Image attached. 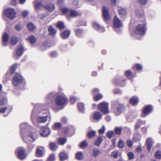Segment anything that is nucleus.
Wrapping results in <instances>:
<instances>
[{"label": "nucleus", "instance_id": "nucleus-1", "mask_svg": "<svg viewBox=\"0 0 161 161\" xmlns=\"http://www.w3.org/2000/svg\"><path fill=\"white\" fill-rule=\"evenodd\" d=\"M112 108L114 110L115 115L118 116L124 111L125 107L123 104L120 103L117 101H114L112 103Z\"/></svg>", "mask_w": 161, "mask_h": 161}, {"label": "nucleus", "instance_id": "nucleus-2", "mask_svg": "<svg viewBox=\"0 0 161 161\" xmlns=\"http://www.w3.org/2000/svg\"><path fill=\"white\" fill-rule=\"evenodd\" d=\"M55 103L57 106H62L66 105L68 102L66 97L62 95H59L56 97Z\"/></svg>", "mask_w": 161, "mask_h": 161}, {"label": "nucleus", "instance_id": "nucleus-3", "mask_svg": "<svg viewBox=\"0 0 161 161\" xmlns=\"http://www.w3.org/2000/svg\"><path fill=\"white\" fill-rule=\"evenodd\" d=\"M113 23L114 31L118 33H120L121 30L120 28L122 26V25L120 19L116 16L114 17Z\"/></svg>", "mask_w": 161, "mask_h": 161}, {"label": "nucleus", "instance_id": "nucleus-4", "mask_svg": "<svg viewBox=\"0 0 161 161\" xmlns=\"http://www.w3.org/2000/svg\"><path fill=\"white\" fill-rule=\"evenodd\" d=\"M146 32V27L145 23L141 24L136 27L135 33L139 35H143Z\"/></svg>", "mask_w": 161, "mask_h": 161}, {"label": "nucleus", "instance_id": "nucleus-5", "mask_svg": "<svg viewBox=\"0 0 161 161\" xmlns=\"http://www.w3.org/2000/svg\"><path fill=\"white\" fill-rule=\"evenodd\" d=\"M108 103L105 102H102L98 106V109L104 114H108L109 112Z\"/></svg>", "mask_w": 161, "mask_h": 161}, {"label": "nucleus", "instance_id": "nucleus-6", "mask_svg": "<svg viewBox=\"0 0 161 161\" xmlns=\"http://www.w3.org/2000/svg\"><path fill=\"white\" fill-rule=\"evenodd\" d=\"M17 157L20 159H24L26 158L25 150L22 147L18 148L16 150Z\"/></svg>", "mask_w": 161, "mask_h": 161}, {"label": "nucleus", "instance_id": "nucleus-7", "mask_svg": "<svg viewBox=\"0 0 161 161\" xmlns=\"http://www.w3.org/2000/svg\"><path fill=\"white\" fill-rule=\"evenodd\" d=\"M4 13L10 19H13L16 17V12L13 8L7 9L4 11Z\"/></svg>", "mask_w": 161, "mask_h": 161}, {"label": "nucleus", "instance_id": "nucleus-8", "mask_svg": "<svg viewBox=\"0 0 161 161\" xmlns=\"http://www.w3.org/2000/svg\"><path fill=\"white\" fill-rule=\"evenodd\" d=\"M153 110V106L151 105H147L143 108V114L142 116L145 117V116L151 113Z\"/></svg>", "mask_w": 161, "mask_h": 161}, {"label": "nucleus", "instance_id": "nucleus-9", "mask_svg": "<svg viewBox=\"0 0 161 161\" xmlns=\"http://www.w3.org/2000/svg\"><path fill=\"white\" fill-rule=\"evenodd\" d=\"M102 14L103 18L106 22L110 19L108 8L106 6H103L102 9Z\"/></svg>", "mask_w": 161, "mask_h": 161}, {"label": "nucleus", "instance_id": "nucleus-10", "mask_svg": "<svg viewBox=\"0 0 161 161\" xmlns=\"http://www.w3.org/2000/svg\"><path fill=\"white\" fill-rule=\"evenodd\" d=\"M39 132L41 136L46 137L50 134L51 130L47 127H44L40 130Z\"/></svg>", "mask_w": 161, "mask_h": 161}, {"label": "nucleus", "instance_id": "nucleus-11", "mask_svg": "<svg viewBox=\"0 0 161 161\" xmlns=\"http://www.w3.org/2000/svg\"><path fill=\"white\" fill-rule=\"evenodd\" d=\"M22 81V78L20 75L17 74L15 75L13 80V83L15 86L18 85Z\"/></svg>", "mask_w": 161, "mask_h": 161}, {"label": "nucleus", "instance_id": "nucleus-12", "mask_svg": "<svg viewBox=\"0 0 161 161\" xmlns=\"http://www.w3.org/2000/svg\"><path fill=\"white\" fill-rule=\"evenodd\" d=\"M44 147H38L36 150V155L37 157H41L43 156Z\"/></svg>", "mask_w": 161, "mask_h": 161}, {"label": "nucleus", "instance_id": "nucleus-13", "mask_svg": "<svg viewBox=\"0 0 161 161\" xmlns=\"http://www.w3.org/2000/svg\"><path fill=\"white\" fill-rule=\"evenodd\" d=\"M93 28L100 32H103L105 31L104 28L101 26L96 22H94L92 24Z\"/></svg>", "mask_w": 161, "mask_h": 161}, {"label": "nucleus", "instance_id": "nucleus-14", "mask_svg": "<svg viewBox=\"0 0 161 161\" xmlns=\"http://www.w3.org/2000/svg\"><path fill=\"white\" fill-rule=\"evenodd\" d=\"M96 131L95 130H91L88 131L86 134L88 138L90 139H92L94 138L96 136Z\"/></svg>", "mask_w": 161, "mask_h": 161}, {"label": "nucleus", "instance_id": "nucleus-15", "mask_svg": "<svg viewBox=\"0 0 161 161\" xmlns=\"http://www.w3.org/2000/svg\"><path fill=\"white\" fill-rule=\"evenodd\" d=\"M145 123V121H142L140 119L138 120L135 125V130H136L139 128L142 125H144Z\"/></svg>", "mask_w": 161, "mask_h": 161}, {"label": "nucleus", "instance_id": "nucleus-16", "mask_svg": "<svg viewBox=\"0 0 161 161\" xmlns=\"http://www.w3.org/2000/svg\"><path fill=\"white\" fill-rule=\"evenodd\" d=\"M77 106L79 111L81 113H84L85 108L84 104L82 103H77Z\"/></svg>", "mask_w": 161, "mask_h": 161}, {"label": "nucleus", "instance_id": "nucleus-17", "mask_svg": "<svg viewBox=\"0 0 161 161\" xmlns=\"http://www.w3.org/2000/svg\"><path fill=\"white\" fill-rule=\"evenodd\" d=\"M75 34L77 37H81L83 36V30L80 28H77L75 29Z\"/></svg>", "mask_w": 161, "mask_h": 161}, {"label": "nucleus", "instance_id": "nucleus-18", "mask_svg": "<svg viewBox=\"0 0 161 161\" xmlns=\"http://www.w3.org/2000/svg\"><path fill=\"white\" fill-rule=\"evenodd\" d=\"M8 38V35L7 33H4L3 36V44L4 46L7 45Z\"/></svg>", "mask_w": 161, "mask_h": 161}, {"label": "nucleus", "instance_id": "nucleus-19", "mask_svg": "<svg viewBox=\"0 0 161 161\" xmlns=\"http://www.w3.org/2000/svg\"><path fill=\"white\" fill-rule=\"evenodd\" d=\"M44 8L49 12H51L55 8V6L54 4H50L44 6Z\"/></svg>", "mask_w": 161, "mask_h": 161}, {"label": "nucleus", "instance_id": "nucleus-20", "mask_svg": "<svg viewBox=\"0 0 161 161\" xmlns=\"http://www.w3.org/2000/svg\"><path fill=\"white\" fill-rule=\"evenodd\" d=\"M68 154L65 152H61L59 154V158L61 161H64L66 160L68 157Z\"/></svg>", "mask_w": 161, "mask_h": 161}, {"label": "nucleus", "instance_id": "nucleus-21", "mask_svg": "<svg viewBox=\"0 0 161 161\" xmlns=\"http://www.w3.org/2000/svg\"><path fill=\"white\" fill-rule=\"evenodd\" d=\"M139 101L138 98L137 97L134 96L130 99V102L132 105H135L138 103Z\"/></svg>", "mask_w": 161, "mask_h": 161}, {"label": "nucleus", "instance_id": "nucleus-22", "mask_svg": "<svg viewBox=\"0 0 161 161\" xmlns=\"http://www.w3.org/2000/svg\"><path fill=\"white\" fill-rule=\"evenodd\" d=\"M35 8L36 12H37L38 10L42 8L43 4L41 2H35L34 3Z\"/></svg>", "mask_w": 161, "mask_h": 161}, {"label": "nucleus", "instance_id": "nucleus-23", "mask_svg": "<svg viewBox=\"0 0 161 161\" xmlns=\"http://www.w3.org/2000/svg\"><path fill=\"white\" fill-rule=\"evenodd\" d=\"M59 8L61 12L64 14H66L67 13H69V14H70V11L67 7L61 6Z\"/></svg>", "mask_w": 161, "mask_h": 161}, {"label": "nucleus", "instance_id": "nucleus-24", "mask_svg": "<svg viewBox=\"0 0 161 161\" xmlns=\"http://www.w3.org/2000/svg\"><path fill=\"white\" fill-rule=\"evenodd\" d=\"M24 47L22 45H20L18 48L16 52V55L18 57H20L23 54Z\"/></svg>", "mask_w": 161, "mask_h": 161}, {"label": "nucleus", "instance_id": "nucleus-25", "mask_svg": "<svg viewBox=\"0 0 161 161\" xmlns=\"http://www.w3.org/2000/svg\"><path fill=\"white\" fill-rule=\"evenodd\" d=\"M141 138V134L138 133V131H136L134 133L133 137V141H139Z\"/></svg>", "mask_w": 161, "mask_h": 161}, {"label": "nucleus", "instance_id": "nucleus-26", "mask_svg": "<svg viewBox=\"0 0 161 161\" xmlns=\"http://www.w3.org/2000/svg\"><path fill=\"white\" fill-rule=\"evenodd\" d=\"M102 115L100 113L98 112H96L93 114L94 119L97 121H98L102 118Z\"/></svg>", "mask_w": 161, "mask_h": 161}, {"label": "nucleus", "instance_id": "nucleus-27", "mask_svg": "<svg viewBox=\"0 0 161 161\" xmlns=\"http://www.w3.org/2000/svg\"><path fill=\"white\" fill-rule=\"evenodd\" d=\"M49 34L51 36H54L57 32L56 30L52 26H50L48 28Z\"/></svg>", "mask_w": 161, "mask_h": 161}, {"label": "nucleus", "instance_id": "nucleus-28", "mask_svg": "<svg viewBox=\"0 0 161 161\" xmlns=\"http://www.w3.org/2000/svg\"><path fill=\"white\" fill-rule=\"evenodd\" d=\"M62 126V125L60 123L56 122L52 125V128L54 130H58L61 128Z\"/></svg>", "mask_w": 161, "mask_h": 161}, {"label": "nucleus", "instance_id": "nucleus-29", "mask_svg": "<svg viewBox=\"0 0 161 161\" xmlns=\"http://www.w3.org/2000/svg\"><path fill=\"white\" fill-rule=\"evenodd\" d=\"M81 13L77 11L71 9V17H75L81 15Z\"/></svg>", "mask_w": 161, "mask_h": 161}, {"label": "nucleus", "instance_id": "nucleus-30", "mask_svg": "<svg viewBox=\"0 0 161 161\" xmlns=\"http://www.w3.org/2000/svg\"><path fill=\"white\" fill-rule=\"evenodd\" d=\"M70 34L69 31L67 30L64 31L61 34V37L63 39L67 38Z\"/></svg>", "mask_w": 161, "mask_h": 161}, {"label": "nucleus", "instance_id": "nucleus-31", "mask_svg": "<svg viewBox=\"0 0 161 161\" xmlns=\"http://www.w3.org/2000/svg\"><path fill=\"white\" fill-rule=\"evenodd\" d=\"M50 149L53 151H55L57 149L58 146L54 142H51L49 144Z\"/></svg>", "mask_w": 161, "mask_h": 161}, {"label": "nucleus", "instance_id": "nucleus-32", "mask_svg": "<svg viewBox=\"0 0 161 161\" xmlns=\"http://www.w3.org/2000/svg\"><path fill=\"white\" fill-rule=\"evenodd\" d=\"M75 157L76 159L78 160H81L84 158L83 154L80 152H79L76 153Z\"/></svg>", "mask_w": 161, "mask_h": 161}, {"label": "nucleus", "instance_id": "nucleus-33", "mask_svg": "<svg viewBox=\"0 0 161 161\" xmlns=\"http://www.w3.org/2000/svg\"><path fill=\"white\" fill-rule=\"evenodd\" d=\"M28 40L29 42L32 44L34 43L36 41V38L35 36L33 35L30 36L28 38Z\"/></svg>", "mask_w": 161, "mask_h": 161}, {"label": "nucleus", "instance_id": "nucleus-34", "mask_svg": "<svg viewBox=\"0 0 161 161\" xmlns=\"http://www.w3.org/2000/svg\"><path fill=\"white\" fill-rule=\"evenodd\" d=\"M118 12L120 15H125L126 14V10L121 7H118Z\"/></svg>", "mask_w": 161, "mask_h": 161}, {"label": "nucleus", "instance_id": "nucleus-35", "mask_svg": "<svg viewBox=\"0 0 161 161\" xmlns=\"http://www.w3.org/2000/svg\"><path fill=\"white\" fill-rule=\"evenodd\" d=\"M100 153V152L99 150L96 149H93L92 155V156L96 157Z\"/></svg>", "mask_w": 161, "mask_h": 161}, {"label": "nucleus", "instance_id": "nucleus-36", "mask_svg": "<svg viewBox=\"0 0 161 161\" xmlns=\"http://www.w3.org/2000/svg\"><path fill=\"white\" fill-rule=\"evenodd\" d=\"M28 29L30 31H32L34 30L36 28V26L34 25L31 22L29 23L27 25Z\"/></svg>", "mask_w": 161, "mask_h": 161}, {"label": "nucleus", "instance_id": "nucleus-37", "mask_svg": "<svg viewBox=\"0 0 161 161\" xmlns=\"http://www.w3.org/2000/svg\"><path fill=\"white\" fill-rule=\"evenodd\" d=\"M106 136L109 138H111L114 136V133L113 131H108L106 133Z\"/></svg>", "mask_w": 161, "mask_h": 161}, {"label": "nucleus", "instance_id": "nucleus-38", "mask_svg": "<svg viewBox=\"0 0 161 161\" xmlns=\"http://www.w3.org/2000/svg\"><path fill=\"white\" fill-rule=\"evenodd\" d=\"M47 120V116H40L38 118V121L41 123L45 122Z\"/></svg>", "mask_w": 161, "mask_h": 161}, {"label": "nucleus", "instance_id": "nucleus-39", "mask_svg": "<svg viewBox=\"0 0 161 161\" xmlns=\"http://www.w3.org/2000/svg\"><path fill=\"white\" fill-rule=\"evenodd\" d=\"M122 128L120 127H116L114 129L115 133L116 135H119L121 134Z\"/></svg>", "mask_w": 161, "mask_h": 161}, {"label": "nucleus", "instance_id": "nucleus-40", "mask_svg": "<svg viewBox=\"0 0 161 161\" xmlns=\"http://www.w3.org/2000/svg\"><path fill=\"white\" fill-rule=\"evenodd\" d=\"M29 126V125L26 124V123H22L20 125V128H21V130L20 132L21 134V135L22 136H23V133H22V130L23 129L25 128H26L28 127Z\"/></svg>", "mask_w": 161, "mask_h": 161}, {"label": "nucleus", "instance_id": "nucleus-41", "mask_svg": "<svg viewBox=\"0 0 161 161\" xmlns=\"http://www.w3.org/2000/svg\"><path fill=\"white\" fill-rule=\"evenodd\" d=\"M125 76L129 79H131L132 75V73L130 70L126 71L125 73Z\"/></svg>", "mask_w": 161, "mask_h": 161}, {"label": "nucleus", "instance_id": "nucleus-42", "mask_svg": "<svg viewBox=\"0 0 161 161\" xmlns=\"http://www.w3.org/2000/svg\"><path fill=\"white\" fill-rule=\"evenodd\" d=\"M55 159V155L52 153L49 155L47 159V161H54Z\"/></svg>", "mask_w": 161, "mask_h": 161}, {"label": "nucleus", "instance_id": "nucleus-43", "mask_svg": "<svg viewBox=\"0 0 161 161\" xmlns=\"http://www.w3.org/2000/svg\"><path fill=\"white\" fill-rule=\"evenodd\" d=\"M154 157L156 159H161V151L156 152L154 154Z\"/></svg>", "mask_w": 161, "mask_h": 161}, {"label": "nucleus", "instance_id": "nucleus-44", "mask_svg": "<svg viewBox=\"0 0 161 161\" xmlns=\"http://www.w3.org/2000/svg\"><path fill=\"white\" fill-rule=\"evenodd\" d=\"M147 146V149L148 152L150 151L152 146V143L151 142H146V143Z\"/></svg>", "mask_w": 161, "mask_h": 161}, {"label": "nucleus", "instance_id": "nucleus-45", "mask_svg": "<svg viewBox=\"0 0 161 161\" xmlns=\"http://www.w3.org/2000/svg\"><path fill=\"white\" fill-rule=\"evenodd\" d=\"M106 128L105 126L104 125H103L102 128L98 130V132L99 134H103Z\"/></svg>", "mask_w": 161, "mask_h": 161}, {"label": "nucleus", "instance_id": "nucleus-46", "mask_svg": "<svg viewBox=\"0 0 161 161\" xmlns=\"http://www.w3.org/2000/svg\"><path fill=\"white\" fill-rule=\"evenodd\" d=\"M88 146V144L86 142H82L80 144L79 147L80 148H86Z\"/></svg>", "mask_w": 161, "mask_h": 161}, {"label": "nucleus", "instance_id": "nucleus-47", "mask_svg": "<svg viewBox=\"0 0 161 161\" xmlns=\"http://www.w3.org/2000/svg\"><path fill=\"white\" fill-rule=\"evenodd\" d=\"M127 155L129 160L133 159L135 158L134 154L132 152H129L127 154Z\"/></svg>", "mask_w": 161, "mask_h": 161}, {"label": "nucleus", "instance_id": "nucleus-48", "mask_svg": "<svg viewBox=\"0 0 161 161\" xmlns=\"http://www.w3.org/2000/svg\"><path fill=\"white\" fill-rule=\"evenodd\" d=\"M17 65L16 64H14L13 65H12L10 67V70H11V74H13L15 71V69Z\"/></svg>", "mask_w": 161, "mask_h": 161}, {"label": "nucleus", "instance_id": "nucleus-49", "mask_svg": "<svg viewBox=\"0 0 161 161\" xmlns=\"http://www.w3.org/2000/svg\"><path fill=\"white\" fill-rule=\"evenodd\" d=\"M17 41L18 40L17 37H12L11 39V44L12 45H14L17 43Z\"/></svg>", "mask_w": 161, "mask_h": 161}, {"label": "nucleus", "instance_id": "nucleus-50", "mask_svg": "<svg viewBox=\"0 0 161 161\" xmlns=\"http://www.w3.org/2000/svg\"><path fill=\"white\" fill-rule=\"evenodd\" d=\"M77 25L78 26L82 25H86V22L84 20H81L80 21H78L77 23Z\"/></svg>", "mask_w": 161, "mask_h": 161}, {"label": "nucleus", "instance_id": "nucleus-51", "mask_svg": "<svg viewBox=\"0 0 161 161\" xmlns=\"http://www.w3.org/2000/svg\"><path fill=\"white\" fill-rule=\"evenodd\" d=\"M134 67L137 70H141L142 69V67L139 64H136ZM133 68H134V66H133Z\"/></svg>", "mask_w": 161, "mask_h": 161}, {"label": "nucleus", "instance_id": "nucleus-52", "mask_svg": "<svg viewBox=\"0 0 161 161\" xmlns=\"http://www.w3.org/2000/svg\"><path fill=\"white\" fill-rule=\"evenodd\" d=\"M121 80L118 78H115L113 80V83L115 85L119 84Z\"/></svg>", "mask_w": 161, "mask_h": 161}, {"label": "nucleus", "instance_id": "nucleus-53", "mask_svg": "<svg viewBox=\"0 0 161 161\" xmlns=\"http://www.w3.org/2000/svg\"><path fill=\"white\" fill-rule=\"evenodd\" d=\"M57 26L60 29H63L64 27V25L63 23L61 22H59L58 23Z\"/></svg>", "mask_w": 161, "mask_h": 161}, {"label": "nucleus", "instance_id": "nucleus-54", "mask_svg": "<svg viewBox=\"0 0 161 161\" xmlns=\"http://www.w3.org/2000/svg\"><path fill=\"white\" fill-rule=\"evenodd\" d=\"M30 136L34 141L36 140L37 138V136L35 133H31L30 135Z\"/></svg>", "mask_w": 161, "mask_h": 161}, {"label": "nucleus", "instance_id": "nucleus-55", "mask_svg": "<svg viewBox=\"0 0 161 161\" xmlns=\"http://www.w3.org/2000/svg\"><path fill=\"white\" fill-rule=\"evenodd\" d=\"M102 97L103 96L101 94H98L94 97V99L95 100L98 101L101 99Z\"/></svg>", "mask_w": 161, "mask_h": 161}, {"label": "nucleus", "instance_id": "nucleus-56", "mask_svg": "<svg viewBox=\"0 0 161 161\" xmlns=\"http://www.w3.org/2000/svg\"><path fill=\"white\" fill-rule=\"evenodd\" d=\"M7 103V100L4 98L0 101V105H4Z\"/></svg>", "mask_w": 161, "mask_h": 161}, {"label": "nucleus", "instance_id": "nucleus-57", "mask_svg": "<svg viewBox=\"0 0 161 161\" xmlns=\"http://www.w3.org/2000/svg\"><path fill=\"white\" fill-rule=\"evenodd\" d=\"M56 95V94L54 92L51 93L47 96V98L48 99H50L51 98H53Z\"/></svg>", "mask_w": 161, "mask_h": 161}, {"label": "nucleus", "instance_id": "nucleus-58", "mask_svg": "<svg viewBox=\"0 0 161 161\" xmlns=\"http://www.w3.org/2000/svg\"><path fill=\"white\" fill-rule=\"evenodd\" d=\"M56 95V94L54 92L51 93L47 96V98L48 99H50L51 98H53Z\"/></svg>", "mask_w": 161, "mask_h": 161}, {"label": "nucleus", "instance_id": "nucleus-59", "mask_svg": "<svg viewBox=\"0 0 161 161\" xmlns=\"http://www.w3.org/2000/svg\"><path fill=\"white\" fill-rule=\"evenodd\" d=\"M137 1L138 3L142 5L145 4L147 2V0H137Z\"/></svg>", "mask_w": 161, "mask_h": 161}, {"label": "nucleus", "instance_id": "nucleus-60", "mask_svg": "<svg viewBox=\"0 0 161 161\" xmlns=\"http://www.w3.org/2000/svg\"><path fill=\"white\" fill-rule=\"evenodd\" d=\"M21 25L20 24H18L15 26V28L17 31H19L21 30Z\"/></svg>", "mask_w": 161, "mask_h": 161}, {"label": "nucleus", "instance_id": "nucleus-61", "mask_svg": "<svg viewBox=\"0 0 161 161\" xmlns=\"http://www.w3.org/2000/svg\"><path fill=\"white\" fill-rule=\"evenodd\" d=\"M111 156L115 158H117L118 157V154L117 152H112Z\"/></svg>", "mask_w": 161, "mask_h": 161}, {"label": "nucleus", "instance_id": "nucleus-62", "mask_svg": "<svg viewBox=\"0 0 161 161\" xmlns=\"http://www.w3.org/2000/svg\"><path fill=\"white\" fill-rule=\"evenodd\" d=\"M114 92L115 94H121L122 93V91L119 89H116L114 90Z\"/></svg>", "mask_w": 161, "mask_h": 161}, {"label": "nucleus", "instance_id": "nucleus-63", "mask_svg": "<svg viewBox=\"0 0 161 161\" xmlns=\"http://www.w3.org/2000/svg\"><path fill=\"white\" fill-rule=\"evenodd\" d=\"M76 97H71V104H74L77 100Z\"/></svg>", "mask_w": 161, "mask_h": 161}, {"label": "nucleus", "instance_id": "nucleus-64", "mask_svg": "<svg viewBox=\"0 0 161 161\" xmlns=\"http://www.w3.org/2000/svg\"><path fill=\"white\" fill-rule=\"evenodd\" d=\"M99 92V90L98 89L95 88L92 90V93L93 95H94L97 93Z\"/></svg>", "mask_w": 161, "mask_h": 161}]
</instances>
